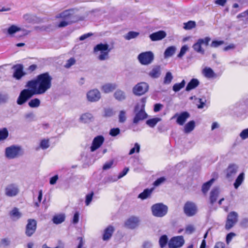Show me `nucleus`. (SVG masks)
<instances>
[{"instance_id": "obj_49", "label": "nucleus", "mask_w": 248, "mask_h": 248, "mask_svg": "<svg viewBox=\"0 0 248 248\" xmlns=\"http://www.w3.org/2000/svg\"><path fill=\"white\" fill-rule=\"evenodd\" d=\"M93 194V192L92 191L90 193L86 195L85 200V203L86 205H88L92 202Z\"/></svg>"}, {"instance_id": "obj_42", "label": "nucleus", "mask_w": 248, "mask_h": 248, "mask_svg": "<svg viewBox=\"0 0 248 248\" xmlns=\"http://www.w3.org/2000/svg\"><path fill=\"white\" fill-rule=\"evenodd\" d=\"M184 28L185 30H189L194 28L196 27V24L195 21L190 20L187 22L184 23Z\"/></svg>"}, {"instance_id": "obj_48", "label": "nucleus", "mask_w": 248, "mask_h": 248, "mask_svg": "<svg viewBox=\"0 0 248 248\" xmlns=\"http://www.w3.org/2000/svg\"><path fill=\"white\" fill-rule=\"evenodd\" d=\"M126 119L125 112L124 110H121L119 115V121L120 123H124Z\"/></svg>"}, {"instance_id": "obj_54", "label": "nucleus", "mask_w": 248, "mask_h": 248, "mask_svg": "<svg viewBox=\"0 0 248 248\" xmlns=\"http://www.w3.org/2000/svg\"><path fill=\"white\" fill-rule=\"evenodd\" d=\"M240 137L242 140H245L248 138V128L242 131L240 134Z\"/></svg>"}, {"instance_id": "obj_46", "label": "nucleus", "mask_w": 248, "mask_h": 248, "mask_svg": "<svg viewBox=\"0 0 248 248\" xmlns=\"http://www.w3.org/2000/svg\"><path fill=\"white\" fill-rule=\"evenodd\" d=\"M114 111L112 108H106L104 109V116L106 117H110L113 115Z\"/></svg>"}, {"instance_id": "obj_32", "label": "nucleus", "mask_w": 248, "mask_h": 248, "mask_svg": "<svg viewBox=\"0 0 248 248\" xmlns=\"http://www.w3.org/2000/svg\"><path fill=\"white\" fill-rule=\"evenodd\" d=\"M176 48L174 46H169L164 52L165 58H169L172 56L175 52Z\"/></svg>"}, {"instance_id": "obj_16", "label": "nucleus", "mask_w": 248, "mask_h": 248, "mask_svg": "<svg viewBox=\"0 0 248 248\" xmlns=\"http://www.w3.org/2000/svg\"><path fill=\"white\" fill-rule=\"evenodd\" d=\"M104 141V138L103 136L99 135L95 137L92 142L90 147L91 151L93 152L98 149L103 144Z\"/></svg>"}, {"instance_id": "obj_39", "label": "nucleus", "mask_w": 248, "mask_h": 248, "mask_svg": "<svg viewBox=\"0 0 248 248\" xmlns=\"http://www.w3.org/2000/svg\"><path fill=\"white\" fill-rule=\"evenodd\" d=\"M160 75V69L159 67H155L149 73L150 77L153 78H157Z\"/></svg>"}, {"instance_id": "obj_61", "label": "nucleus", "mask_w": 248, "mask_h": 248, "mask_svg": "<svg viewBox=\"0 0 248 248\" xmlns=\"http://www.w3.org/2000/svg\"><path fill=\"white\" fill-rule=\"evenodd\" d=\"M78 221H79V213L78 212H76L74 215L72 222L74 224H77L78 223Z\"/></svg>"}, {"instance_id": "obj_62", "label": "nucleus", "mask_w": 248, "mask_h": 248, "mask_svg": "<svg viewBox=\"0 0 248 248\" xmlns=\"http://www.w3.org/2000/svg\"><path fill=\"white\" fill-rule=\"evenodd\" d=\"M59 177L58 175H55L52 177L50 179L49 183L51 185H54L56 183L57 180H58Z\"/></svg>"}, {"instance_id": "obj_37", "label": "nucleus", "mask_w": 248, "mask_h": 248, "mask_svg": "<svg viewBox=\"0 0 248 248\" xmlns=\"http://www.w3.org/2000/svg\"><path fill=\"white\" fill-rule=\"evenodd\" d=\"M139 34L140 33L139 32L130 31L125 34L124 36V38L127 40H129L132 39L136 38L139 35Z\"/></svg>"}, {"instance_id": "obj_18", "label": "nucleus", "mask_w": 248, "mask_h": 248, "mask_svg": "<svg viewBox=\"0 0 248 248\" xmlns=\"http://www.w3.org/2000/svg\"><path fill=\"white\" fill-rule=\"evenodd\" d=\"M13 68L15 70L13 74V77L16 79H20L23 76L25 73L23 71V66L21 64L15 65Z\"/></svg>"}, {"instance_id": "obj_21", "label": "nucleus", "mask_w": 248, "mask_h": 248, "mask_svg": "<svg viewBox=\"0 0 248 248\" xmlns=\"http://www.w3.org/2000/svg\"><path fill=\"white\" fill-rule=\"evenodd\" d=\"M189 117L190 114L188 112H182L178 115L176 123L180 125H183Z\"/></svg>"}, {"instance_id": "obj_36", "label": "nucleus", "mask_w": 248, "mask_h": 248, "mask_svg": "<svg viewBox=\"0 0 248 248\" xmlns=\"http://www.w3.org/2000/svg\"><path fill=\"white\" fill-rule=\"evenodd\" d=\"M214 181L215 179L214 178H212L211 180L203 184L202 186V191L203 193L205 194L207 193Z\"/></svg>"}, {"instance_id": "obj_50", "label": "nucleus", "mask_w": 248, "mask_h": 248, "mask_svg": "<svg viewBox=\"0 0 248 248\" xmlns=\"http://www.w3.org/2000/svg\"><path fill=\"white\" fill-rule=\"evenodd\" d=\"M188 50V47L186 45L183 46L180 50L179 53L178 54L177 57L179 58H181L182 56L184 55L186 51Z\"/></svg>"}, {"instance_id": "obj_17", "label": "nucleus", "mask_w": 248, "mask_h": 248, "mask_svg": "<svg viewBox=\"0 0 248 248\" xmlns=\"http://www.w3.org/2000/svg\"><path fill=\"white\" fill-rule=\"evenodd\" d=\"M87 97L90 102L97 101L101 97L100 93L97 89L92 90L87 93Z\"/></svg>"}, {"instance_id": "obj_12", "label": "nucleus", "mask_w": 248, "mask_h": 248, "mask_svg": "<svg viewBox=\"0 0 248 248\" xmlns=\"http://www.w3.org/2000/svg\"><path fill=\"white\" fill-rule=\"evenodd\" d=\"M185 243L184 237L182 235L173 236L170 238L168 243L169 248H179Z\"/></svg>"}, {"instance_id": "obj_47", "label": "nucleus", "mask_w": 248, "mask_h": 248, "mask_svg": "<svg viewBox=\"0 0 248 248\" xmlns=\"http://www.w3.org/2000/svg\"><path fill=\"white\" fill-rule=\"evenodd\" d=\"M166 180V178L164 177H161L158 179H157L153 183V186L155 187L158 186H160L161 184L163 183Z\"/></svg>"}, {"instance_id": "obj_1", "label": "nucleus", "mask_w": 248, "mask_h": 248, "mask_svg": "<svg viewBox=\"0 0 248 248\" xmlns=\"http://www.w3.org/2000/svg\"><path fill=\"white\" fill-rule=\"evenodd\" d=\"M25 89L21 91L17 99L18 105L24 104L34 95L44 93L46 91V73L38 75L35 79L27 82Z\"/></svg>"}, {"instance_id": "obj_7", "label": "nucleus", "mask_w": 248, "mask_h": 248, "mask_svg": "<svg viewBox=\"0 0 248 248\" xmlns=\"http://www.w3.org/2000/svg\"><path fill=\"white\" fill-rule=\"evenodd\" d=\"M210 41L211 38L209 37L199 39L197 42L193 45L192 48L196 52L204 54L205 51L202 46L203 45L206 46H208Z\"/></svg>"}, {"instance_id": "obj_28", "label": "nucleus", "mask_w": 248, "mask_h": 248, "mask_svg": "<svg viewBox=\"0 0 248 248\" xmlns=\"http://www.w3.org/2000/svg\"><path fill=\"white\" fill-rule=\"evenodd\" d=\"M65 219V216L63 214H59L55 215L53 218L52 220L54 223L56 224H61L63 222Z\"/></svg>"}, {"instance_id": "obj_55", "label": "nucleus", "mask_w": 248, "mask_h": 248, "mask_svg": "<svg viewBox=\"0 0 248 248\" xmlns=\"http://www.w3.org/2000/svg\"><path fill=\"white\" fill-rule=\"evenodd\" d=\"M224 44L223 41H217V40H214L211 43L210 46L212 47H217L219 46L222 45Z\"/></svg>"}, {"instance_id": "obj_63", "label": "nucleus", "mask_w": 248, "mask_h": 248, "mask_svg": "<svg viewBox=\"0 0 248 248\" xmlns=\"http://www.w3.org/2000/svg\"><path fill=\"white\" fill-rule=\"evenodd\" d=\"M93 34L91 32L84 34L79 37V40L83 41L86 38L92 36Z\"/></svg>"}, {"instance_id": "obj_29", "label": "nucleus", "mask_w": 248, "mask_h": 248, "mask_svg": "<svg viewBox=\"0 0 248 248\" xmlns=\"http://www.w3.org/2000/svg\"><path fill=\"white\" fill-rule=\"evenodd\" d=\"M154 188H151L150 189L146 188L143 190L142 192L140 193L138 197L142 200H145L149 197L152 194Z\"/></svg>"}, {"instance_id": "obj_43", "label": "nucleus", "mask_w": 248, "mask_h": 248, "mask_svg": "<svg viewBox=\"0 0 248 248\" xmlns=\"http://www.w3.org/2000/svg\"><path fill=\"white\" fill-rule=\"evenodd\" d=\"M40 101L38 98L31 99L29 102V106L32 108L38 107L40 106Z\"/></svg>"}, {"instance_id": "obj_44", "label": "nucleus", "mask_w": 248, "mask_h": 248, "mask_svg": "<svg viewBox=\"0 0 248 248\" xmlns=\"http://www.w3.org/2000/svg\"><path fill=\"white\" fill-rule=\"evenodd\" d=\"M173 78L171 73L170 72H167L166 74L165 77L164 79V83L165 84H170Z\"/></svg>"}, {"instance_id": "obj_2", "label": "nucleus", "mask_w": 248, "mask_h": 248, "mask_svg": "<svg viewBox=\"0 0 248 248\" xmlns=\"http://www.w3.org/2000/svg\"><path fill=\"white\" fill-rule=\"evenodd\" d=\"M74 9H70L63 11L56 16V18H61V21L58 24L60 28L65 27L71 24L74 21L73 18L74 17Z\"/></svg>"}, {"instance_id": "obj_10", "label": "nucleus", "mask_w": 248, "mask_h": 248, "mask_svg": "<svg viewBox=\"0 0 248 248\" xmlns=\"http://www.w3.org/2000/svg\"><path fill=\"white\" fill-rule=\"evenodd\" d=\"M149 89V85L144 82L138 83L133 88V93L137 96H141L145 93Z\"/></svg>"}, {"instance_id": "obj_15", "label": "nucleus", "mask_w": 248, "mask_h": 248, "mask_svg": "<svg viewBox=\"0 0 248 248\" xmlns=\"http://www.w3.org/2000/svg\"><path fill=\"white\" fill-rule=\"evenodd\" d=\"M238 167L234 163L229 164L224 172L227 179L232 178L237 172Z\"/></svg>"}, {"instance_id": "obj_11", "label": "nucleus", "mask_w": 248, "mask_h": 248, "mask_svg": "<svg viewBox=\"0 0 248 248\" xmlns=\"http://www.w3.org/2000/svg\"><path fill=\"white\" fill-rule=\"evenodd\" d=\"M238 220V215L234 212H231L227 216L226 224L225 229L227 230H230L233 226L236 223Z\"/></svg>"}, {"instance_id": "obj_20", "label": "nucleus", "mask_w": 248, "mask_h": 248, "mask_svg": "<svg viewBox=\"0 0 248 248\" xmlns=\"http://www.w3.org/2000/svg\"><path fill=\"white\" fill-rule=\"evenodd\" d=\"M166 36V33L164 31H159L151 34L149 36L152 41L161 40Z\"/></svg>"}, {"instance_id": "obj_56", "label": "nucleus", "mask_w": 248, "mask_h": 248, "mask_svg": "<svg viewBox=\"0 0 248 248\" xmlns=\"http://www.w3.org/2000/svg\"><path fill=\"white\" fill-rule=\"evenodd\" d=\"M10 241L8 238H3L1 240L0 242V247H6L10 245Z\"/></svg>"}, {"instance_id": "obj_8", "label": "nucleus", "mask_w": 248, "mask_h": 248, "mask_svg": "<svg viewBox=\"0 0 248 248\" xmlns=\"http://www.w3.org/2000/svg\"><path fill=\"white\" fill-rule=\"evenodd\" d=\"M140 62L142 65L151 63L154 59V55L152 51H146L140 53L138 57Z\"/></svg>"}, {"instance_id": "obj_27", "label": "nucleus", "mask_w": 248, "mask_h": 248, "mask_svg": "<svg viewBox=\"0 0 248 248\" xmlns=\"http://www.w3.org/2000/svg\"><path fill=\"white\" fill-rule=\"evenodd\" d=\"M10 217L13 220H17L21 217V213L18 211V209L16 207H14L9 213Z\"/></svg>"}, {"instance_id": "obj_53", "label": "nucleus", "mask_w": 248, "mask_h": 248, "mask_svg": "<svg viewBox=\"0 0 248 248\" xmlns=\"http://www.w3.org/2000/svg\"><path fill=\"white\" fill-rule=\"evenodd\" d=\"M76 63V60L74 58H71L67 61L65 65L66 68H70L72 65Z\"/></svg>"}, {"instance_id": "obj_3", "label": "nucleus", "mask_w": 248, "mask_h": 248, "mask_svg": "<svg viewBox=\"0 0 248 248\" xmlns=\"http://www.w3.org/2000/svg\"><path fill=\"white\" fill-rule=\"evenodd\" d=\"M140 101L141 103L140 109L139 110L140 107L139 105H137L134 108V111L136 114L133 119V123L135 124H138L140 121H142L146 119L148 117V115L144 110L146 102V98L143 97L141 98Z\"/></svg>"}, {"instance_id": "obj_41", "label": "nucleus", "mask_w": 248, "mask_h": 248, "mask_svg": "<svg viewBox=\"0 0 248 248\" xmlns=\"http://www.w3.org/2000/svg\"><path fill=\"white\" fill-rule=\"evenodd\" d=\"M185 84L186 82L184 79L180 83L174 84L172 87L173 90L175 92L179 91L181 89L184 87Z\"/></svg>"}, {"instance_id": "obj_52", "label": "nucleus", "mask_w": 248, "mask_h": 248, "mask_svg": "<svg viewBox=\"0 0 248 248\" xmlns=\"http://www.w3.org/2000/svg\"><path fill=\"white\" fill-rule=\"evenodd\" d=\"M140 146L139 144L137 143H136L135 144V146L130 149L129 153V155H131L133 154L136 152V150L137 153H139L140 151Z\"/></svg>"}, {"instance_id": "obj_58", "label": "nucleus", "mask_w": 248, "mask_h": 248, "mask_svg": "<svg viewBox=\"0 0 248 248\" xmlns=\"http://www.w3.org/2000/svg\"><path fill=\"white\" fill-rule=\"evenodd\" d=\"M235 233L232 232L228 233L226 236V243L228 244L231 241L232 238L235 236Z\"/></svg>"}, {"instance_id": "obj_13", "label": "nucleus", "mask_w": 248, "mask_h": 248, "mask_svg": "<svg viewBox=\"0 0 248 248\" xmlns=\"http://www.w3.org/2000/svg\"><path fill=\"white\" fill-rule=\"evenodd\" d=\"M37 222L34 219H29L26 226L25 234L28 237L31 236L36 231Z\"/></svg>"}, {"instance_id": "obj_64", "label": "nucleus", "mask_w": 248, "mask_h": 248, "mask_svg": "<svg viewBox=\"0 0 248 248\" xmlns=\"http://www.w3.org/2000/svg\"><path fill=\"white\" fill-rule=\"evenodd\" d=\"M214 248H225V244L223 242H218L216 243Z\"/></svg>"}, {"instance_id": "obj_59", "label": "nucleus", "mask_w": 248, "mask_h": 248, "mask_svg": "<svg viewBox=\"0 0 248 248\" xmlns=\"http://www.w3.org/2000/svg\"><path fill=\"white\" fill-rule=\"evenodd\" d=\"M113 164V161L111 160L109 162H106L103 166V170H107L111 168Z\"/></svg>"}, {"instance_id": "obj_45", "label": "nucleus", "mask_w": 248, "mask_h": 248, "mask_svg": "<svg viewBox=\"0 0 248 248\" xmlns=\"http://www.w3.org/2000/svg\"><path fill=\"white\" fill-rule=\"evenodd\" d=\"M20 28L13 25L8 29L7 31L9 34L12 35L17 31H20Z\"/></svg>"}, {"instance_id": "obj_33", "label": "nucleus", "mask_w": 248, "mask_h": 248, "mask_svg": "<svg viewBox=\"0 0 248 248\" xmlns=\"http://www.w3.org/2000/svg\"><path fill=\"white\" fill-rule=\"evenodd\" d=\"M195 123L194 121H190L188 122L184 127V131L188 133L192 131L195 128Z\"/></svg>"}, {"instance_id": "obj_14", "label": "nucleus", "mask_w": 248, "mask_h": 248, "mask_svg": "<svg viewBox=\"0 0 248 248\" xmlns=\"http://www.w3.org/2000/svg\"><path fill=\"white\" fill-rule=\"evenodd\" d=\"M140 219L136 216H131L129 217L125 222L124 225L126 227L134 229L137 227L140 223Z\"/></svg>"}, {"instance_id": "obj_51", "label": "nucleus", "mask_w": 248, "mask_h": 248, "mask_svg": "<svg viewBox=\"0 0 248 248\" xmlns=\"http://www.w3.org/2000/svg\"><path fill=\"white\" fill-rule=\"evenodd\" d=\"M120 133V130L119 128H113L110 129L109 134L113 137H115L119 135Z\"/></svg>"}, {"instance_id": "obj_31", "label": "nucleus", "mask_w": 248, "mask_h": 248, "mask_svg": "<svg viewBox=\"0 0 248 248\" xmlns=\"http://www.w3.org/2000/svg\"><path fill=\"white\" fill-rule=\"evenodd\" d=\"M93 116L90 113H85L81 115L80 117V121L84 123H88L92 121Z\"/></svg>"}, {"instance_id": "obj_24", "label": "nucleus", "mask_w": 248, "mask_h": 248, "mask_svg": "<svg viewBox=\"0 0 248 248\" xmlns=\"http://www.w3.org/2000/svg\"><path fill=\"white\" fill-rule=\"evenodd\" d=\"M202 74L207 78H211L216 77V74L210 67H205L202 70Z\"/></svg>"}, {"instance_id": "obj_60", "label": "nucleus", "mask_w": 248, "mask_h": 248, "mask_svg": "<svg viewBox=\"0 0 248 248\" xmlns=\"http://www.w3.org/2000/svg\"><path fill=\"white\" fill-rule=\"evenodd\" d=\"M40 148L43 149L46 148V140L44 139L42 140L39 146L36 148V150H38Z\"/></svg>"}, {"instance_id": "obj_19", "label": "nucleus", "mask_w": 248, "mask_h": 248, "mask_svg": "<svg viewBox=\"0 0 248 248\" xmlns=\"http://www.w3.org/2000/svg\"><path fill=\"white\" fill-rule=\"evenodd\" d=\"M18 192L19 189L18 187L14 184H10L5 188V194L8 197L15 196Z\"/></svg>"}, {"instance_id": "obj_38", "label": "nucleus", "mask_w": 248, "mask_h": 248, "mask_svg": "<svg viewBox=\"0 0 248 248\" xmlns=\"http://www.w3.org/2000/svg\"><path fill=\"white\" fill-rule=\"evenodd\" d=\"M9 135V132L6 128L0 129V141L6 140Z\"/></svg>"}, {"instance_id": "obj_22", "label": "nucleus", "mask_w": 248, "mask_h": 248, "mask_svg": "<svg viewBox=\"0 0 248 248\" xmlns=\"http://www.w3.org/2000/svg\"><path fill=\"white\" fill-rule=\"evenodd\" d=\"M114 231V229L113 227L111 225H109L107 228H106L104 230V234L103 235V240L107 241L111 237Z\"/></svg>"}, {"instance_id": "obj_9", "label": "nucleus", "mask_w": 248, "mask_h": 248, "mask_svg": "<svg viewBox=\"0 0 248 248\" xmlns=\"http://www.w3.org/2000/svg\"><path fill=\"white\" fill-rule=\"evenodd\" d=\"M184 212L187 217L194 216L198 212L197 206L194 202L187 201L184 205Z\"/></svg>"}, {"instance_id": "obj_34", "label": "nucleus", "mask_w": 248, "mask_h": 248, "mask_svg": "<svg viewBox=\"0 0 248 248\" xmlns=\"http://www.w3.org/2000/svg\"><path fill=\"white\" fill-rule=\"evenodd\" d=\"M168 236L164 234L160 236L159 239V244L161 248H164L166 247L167 245H168L169 243Z\"/></svg>"}, {"instance_id": "obj_25", "label": "nucleus", "mask_w": 248, "mask_h": 248, "mask_svg": "<svg viewBox=\"0 0 248 248\" xmlns=\"http://www.w3.org/2000/svg\"><path fill=\"white\" fill-rule=\"evenodd\" d=\"M117 85L116 84L107 83L104 85L102 89V91L105 93H108L112 92L116 88Z\"/></svg>"}, {"instance_id": "obj_4", "label": "nucleus", "mask_w": 248, "mask_h": 248, "mask_svg": "<svg viewBox=\"0 0 248 248\" xmlns=\"http://www.w3.org/2000/svg\"><path fill=\"white\" fill-rule=\"evenodd\" d=\"M111 50V48H109V46L107 44L100 43L93 48L94 52H101V54L98 57V59L100 61L108 59L109 58L108 54Z\"/></svg>"}, {"instance_id": "obj_6", "label": "nucleus", "mask_w": 248, "mask_h": 248, "mask_svg": "<svg viewBox=\"0 0 248 248\" xmlns=\"http://www.w3.org/2000/svg\"><path fill=\"white\" fill-rule=\"evenodd\" d=\"M153 215L156 217H162L168 212V207L162 203L154 204L151 207Z\"/></svg>"}, {"instance_id": "obj_30", "label": "nucleus", "mask_w": 248, "mask_h": 248, "mask_svg": "<svg viewBox=\"0 0 248 248\" xmlns=\"http://www.w3.org/2000/svg\"><path fill=\"white\" fill-rule=\"evenodd\" d=\"M114 96L116 99L119 101H122L124 100L126 98L125 93L120 90H117L114 94Z\"/></svg>"}, {"instance_id": "obj_26", "label": "nucleus", "mask_w": 248, "mask_h": 248, "mask_svg": "<svg viewBox=\"0 0 248 248\" xmlns=\"http://www.w3.org/2000/svg\"><path fill=\"white\" fill-rule=\"evenodd\" d=\"M219 194V192L217 189L214 188L212 190L210 195V202L211 204H213L217 201Z\"/></svg>"}, {"instance_id": "obj_5", "label": "nucleus", "mask_w": 248, "mask_h": 248, "mask_svg": "<svg viewBox=\"0 0 248 248\" xmlns=\"http://www.w3.org/2000/svg\"><path fill=\"white\" fill-rule=\"evenodd\" d=\"M23 154V151L19 146L15 145L7 147L5 149V155L9 159L18 157Z\"/></svg>"}, {"instance_id": "obj_35", "label": "nucleus", "mask_w": 248, "mask_h": 248, "mask_svg": "<svg viewBox=\"0 0 248 248\" xmlns=\"http://www.w3.org/2000/svg\"><path fill=\"white\" fill-rule=\"evenodd\" d=\"M244 180V173L243 172L241 173L238 176L234 183V187L237 189L242 183Z\"/></svg>"}, {"instance_id": "obj_40", "label": "nucleus", "mask_w": 248, "mask_h": 248, "mask_svg": "<svg viewBox=\"0 0 248 248\" xmlns=\"http://www.w3.org/2000/svg\"><path fill=\"white\" fill-rule=\"evenodd\" d=\"M161 119L159 118H154L147 120L146 123L151 127H154Z\"/></svg>"}, {"instance_id": "obj_57", "label": "nucleus", "mask_w": 248, "mask_h": 248, "mask_svg": "<svg viewBox=\"0 0 248 248\" xmlns=\"http://www.w3.org/2000/svg\"><path fill=\"white\" fill-rule=\"evenodd\" d=\"M185 231L186 233L191 234L194 232L195 228L193 225H189L186 227Z\"/></svg>"}, {"instance_id": "obj_23", "label": "nucleus", "mask_w": 248, "mask_h": 248, "mask_svg": "<svg viewBox=\"0 0 248 248\" xmlns=\"http://www.w3.org/2000/svg\"><path fill=\"white\" fill-rule=\"evenodd\" d=\"M199 85V81L196 78H192L187 84L186 90L189 91L196 88Z\"/></svg>"}]
</instances>
